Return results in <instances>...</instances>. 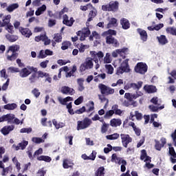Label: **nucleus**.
<instances>
[{"label":"nucleus","instance_id":"f8f14e48","mask_svg":"<svg viewBox=\"0 0 176 176\" xmlns=\"http://www.w3.org/2000/svg\"><path fill=\"white\" fill-rule=\"evenodd\" d=\"M28 145V141L27 140H23L22 142L19 143L17 146L16 144L12 145V148H14L16 151H24L25 148H27V146Z\"/></svg>","mask_w":176,"mask_h":176},{"label":"nucleus","instance_id":"4c0bfd02","mask_svg":"<svg viewBox=\"0 0 176 176\" xmlns=\"http://www.w3.org/2000/svg\"><path fill=\"white\" fill-rule=\"evenodd\" d=\"M18 8H19V3H13L10 5L6 10H8V12L11 13V12H13V10H15V9H17Z\"/></svg>","mask_w":176,"mask_h":176},{"label":"nucleus","instance_id":"7c9ffc66","mask_svg":"<svg viewBox=\"0 0 176 176\" xmlns=\"http://www.w3.org/2000/svg\"><path fill=\"white\" fill-rule=\"evenodd\" d=\"M37 160L46 162L47 163H50L52 162V157L47 155H41L37 158Z\"/></svg>","mask_w":176,"mask_h":176},{"label":"nucleus","instance_id":"9d476101","mask_svg":"<svg viewBox=\"0 0 176 176\" xmlns=\"http://www.w3.org/2000/svg\"><path fill=\"white\" fill-rule=\"evenodd\" d=\"M74 23H75V19H74L73 17H71L70 19H69L68 15H63V23L65 24V25H67V27H72V25H74Z\"/></svg>","mask_w":176,"mask_h":176},{"label":"nucleus","instance_id":"a19ab883","mask_svg":"<svg viewBox=\"0 0 176 176\" xmlns=\"http://www.w3.org/2000/svg\"><path fill=\"white\" fill-rule=\"evenodd\" d=\"M96 16H97V13H96V12H94V10H91L88 15L89 16L87 19L88 23H89L90 21H93V19H94Z\"/></svg>","mask_w":176,"mask_h":176},{"label":"nucleus","instance_id":"052dcab7","mask_svg":"<svg viewBox=\"0 0 176 176\" xmlns=\"http://www.w3.org/2000/svg\"><path fill=\"white\" fill-rule=\"evenodd\" d=\"M90 34H91V32H90V29L89 28H86L85 31L82 32V36H85V38H87L90 36Z\"/></svg>","mask_w":176,"mask_h":176},{"label":"nucleus","instance_id":"de8ad7c7","mask_svg":"<svg viewBox=\"0 0 176 176\" xmlns=\"http://www.w3.org/2000/svg\"><path fill=\"white\" fill-rule=\"evenodd\" d=\"M74 72H76V67H73L72 71L66 74V78H71V76H74Z\"/></svg>","mask_w":176,"mask_h":176},{"label":"nucleus","instance_id":"6ab92c4d","mask_svg":"<svg viewBox=\"0 0 176 176\" xmlns=\"http://www.w3.org/2000/svg\"><path fill=\"white\" fill-rule=\"evenodd\" d=\"M157 39L160 45H162V46H164V45H167V43H168V40H167L165 35L162 34L160 36H157Z\"/></svg>","mask_w":176,"mask_h":176},{"label":"nucleus","instance_id":"ea45409f","mask_svg":"<svg viewBox=\"0 0 176 176\" xmlns=\"http://www.w3.org/2000/svg\"><path fill=\"white\" fill-rule=\"evenodd\" d=\"M109 129V124L104 123L102 124L100 131L102 134H105L107 131H108V129Z\"/></svg>","mask_w":176,"mask_h":176},{"label":"nucleus","instance_id":"cd10ccee","mask_svg":"<svg viewBox=\"0 0 176 176\" xmlns=\"http://www.w3.org/2000/svg\"><path fill=\"white\" fill-rule=\"evenodd\" d=\"M93 58H87L85 62L81 65V67H93Z\"/></svg>","mask_w":176,"mask_h":176},{"label":"nucleus","instance_id":"0e129e2a","mask_svg":"<svg viewBox=\"0 0 176 176\" xmlns=\"http://www.w3.org/2000/svg\"><path fill=\"white\" fill-rule=\"evenodd\" d=\"M68 63H71V61L63 59L58 60V64H59V65H65V64H68Z\"/></svg>","mask_w":176,"mask_h":176},{"label":"nucleus","instance_id":"393cba45","mask_svg":"<svg viewBox=\"0 0 176 176\" xmlns=\"http://www.w3.org/2000/svg\"><path fill=\"white\" fill-rule=\"evenodd\" d=\"M95 176H105V168L104 166L99 167L95 172Z\"/></svg>","mask_w":176,"mask_h":176},{"label":"nucleus","instance_id":"603ef678","mask_svg":"<svg viewBox=\"0 0 176 176\" xmlns=\"http://www.w3.org/2000/svg\"><path fill=\"white\" fill-rule=\"evenodd\" d=\"M20 133H27L28 134H30V133H32V128H23L21 129Z\"/></svg>","mask_w":176,"mask_h":176},{"label":"nucleus","instance_id":"473e14b6","mask_svg":"<svg viewBox=\"0 0 176 176\" xmlns=\"http://www.w3.org/2000/svg\"><path fill=\"white\" fill-rule=\"evenodd\" d=\"M46 10V5L43 4L42 6L38 8L35 12L36 16H41L43 12Z\"/></svg>","mask_w":176,"mask_h":176},{"label":"nucleus","instance_id":"4d7b16f0","mask_svg":"<svg viewBox=\"0 0 176 176\" xmlns=\"http://www.w3.org/2000/svg\"><path fill=\"white\" fill-rule=\"evenodd\" d=\"M83 102V96H80L74 101L75 105H80Z\"/></svg>","mask_w":176,"mask_h":176},{"label":"nucleus","instance_id":"2f4dec72","mask_svg":"<svg viewBox=\"0 0 176 176\" xmlns=\"http://www.w3.org/2000/svg\"><path fill=\"white\" fill-rule=\"evenodd\" d=\"M6 39H8L9 41V42H16V41H17V39H19V36H16V35H12V34H7L6 35Z\"/></svg>","mask_w":176,"mask_h":176},{"label":"nucleus","instance_id":"79ce46f5","mask_svg":"<svg viewBox=\"0 0 176 176\" xmlns=\"http://www.w3.org/2000/svg\"><path fill=\"white\" fill-rule=\"evenodd\" d=\"M69 164H72V166H74V163L69 162V160H68V159L63 160V168H69Z\"/></svg>","mask_w":176,"mask_h":176},{"label":"nucleus","instance_id":"774afa93","mask_svg":"<svg viewBox=\"0 0 176 176\" xmlns=\"http://www.w3.org/2000/svg\"><path fill=\"white\" fill-rule=\"evenodd\" d=\"M111 151H112V145H111V144H107V147H105L104 148V152L105 153H109V152H111Z\"/></svg>","mask_w":176,"mask_h":176},{"label":"nucleus","instance_id":"0eeeda50","mask_svg":"<svg viewBox=\"0 0 176 176\" xmlns=\"http://www.w3.org/2000/svg\"><path fill=\"white\" fill-rule=\"evenodd\" d=\"M120 137L124 148H127L130 142H133V138L129 134L121 133Z\"/></svg>","mask_w":176,"mask_h":176},{"label":"nucleus","instance_id":"2eb2a0df","mask_svg":"<svg viewBox=\"0 0 176 176\" xmlns=\"http://www.w3.org/2000/svg\"><path fill=\"white\" fill-rule=\"evenodd\" d=\"M137 31L143 42H146V41H148V33L146 32V31L140 28L137 29Z\"/></svg>","mask_w":176,"mask_h":176},{"label":"nucleus","instance_id":"8fccbe9b","mask_svg":"<svg viewBox=\"0 0 176 176\" xmlns=\"http://www.w3.org/2000/svg\"><path fill=\"white\" fill-rule=\"evenodd\" d=\"M166 32L168 34H171V35H175L176 36V29L174 28H166Z\"/></svg>","mask_w":176,"mask_h":176},{"label":"nucleus","instance_id":"680f3d73","mask_svg":"<svg viewBox=\"0 0 176 176\" xmlns=\"http://www.w3.org/2000/svg\"><path fill=\"white\" fill-rule=\"evenodd\" d=\"M90 34H91V32H90V29L89 28H86L85 31L82 32V36H85V38H87L90 36Z\"/></svg>","mask_w":176,"mask_h":176},{"label":"nucleus","instance_id":"7ed1b4c3","mask_svg":"<svg viewBox=\"0 0 176 176\" xmlns=\"http://www.w3.org/2000/svg\"><path fill=\"white\" fill-rule=\"evenodd\" d=\"M91 123H93L91 120L86 117L83 119V120L77 122V130H85V129L90 127Z\"/></svg>","mask_w":176,"mask_h":176},{"label":"nucleus","instance_id":"6e6d98bb","mask_svg":"<svg viewBox=\"0 0 176 176\" xmlns=\"http://www.w3.org/2000/svg\"><path fill=\"white\" fill-rule=\"evenodd\" d=\"M126 166H127V162L126 160H122L121 171L124 173L126 171Z\"/></svg>","mask_w":176,"mask_h":176},{"label":"nucleus","instance_id":"a211bd4d","mask_svg":"<svg viewBox=\"0 0 176 176\" xmlns=\"http://www.w3.org/2000/svg\"><path fill=\"white\" fill-rule=\"evenodd\" d=\"M120 24L122 25L123 30H129V28H130V21H129L127 19H121Z\"/></svg>","mask_w":176,"mask_h":176},{"label":"nucleus","instance_id":"e2e57ef3","mask_svg":"<svg viewBox=\"0 0 176 176\" xmlns=\"http://www.w3.org/2000/svg\"><path fill=\"white\" fill-rule=\"evenodd\" d=\"M45 174H46V171L42 168L38 170L36 176H45Z\"/></svg>","mask_w":176,"mask_h":176},{"label":"nucleus","instance_id":"39448f33","mask_svg":"<svg viewBox=\"0 0 176 176\" xmlns=\"http://www.w3.org/2000/svg\"><path fill=\"white\" fill-rule=\"evenodd\" d=\"M91 56L94 58V61L95 64H96V67H100V63H98L99 61H102V58H104V53L101 51H99L98 52H92Z\"/></svg>","mask_w":176,"mask_h":176},{"label":"nucleus","instance_id":"ddd939ff","mask_svg":"<svg viewBox=\"0 0 176 176\" xmlns=\"http://www.w3.org/2000/svg\"><path fill=\"white\" fill-rule=\"evenodd\" d=\"M14 118L16 116L13 113H8L6 115L2 116L3 122H8V123H12L13 120H14Z\"/></svg>","mask_w":176,"mask_h":176},{"label":"nucleus","instance_id":"423d86ee","mask_svg":"<svg viewBox=\"0 0 176 176\" xmlns=\"http://www.w3.org/2000/svg\"><path fill=\"white\" fill-rule=\"evenodd\" d=\"M89 104H91V106H89L87 109H86V107L83 106L79 109H77L75 111V113H76L77 115H82V113H84V112H87V113H89V112L94 111V102L90 101Z\"/></svg>","mask_w":176,"mask_h":176},{"label":"nucleus","instance_id":"5701e85b","mask_svg":"<svg viewBox=\"0 0 176 176\" xmlns=\"http://www.w3.org/2000/svg\"><path fill=\"white\" fill-rule=\"evenodd\" d=\"M12 130L13 128H12V126H5L1 129V132L3 135H8V134H9V133H10V131H12Z\"/></svg>","mask_w":176,"mask_h":176},{"label":"nucleus","instance_id":"1a4fd4ad","mask_svg":"<svg viewBox=\"0 0 176 176\" xmlns=\"http://www.w3.org/2000/svg\"><path fill=\"white\" fill-rule=\"evenodd\" d=\"M106 43H107V45H113V46H115L116 47H118L119 45L118 40L111 35H109L106 37Z\"/></svg>","mask_w":176,"mask_h":176},{"label":"nucleus","instance_id":"3c124183","mask_svg":"<svg viewBox=\"0 0 176 176\" xmlns=\"http://www.w3.org/2000/svg\"><path fill=\"white\" fill-rule=\"evenodd\" d=\"M168 152L171 157H174V159H176V153H175V150L174 149V147H169Z\"/></svg>","mask_w":176,"mask_h":176},{"label":"nucleus","instance_id":"49530a36","mask_svg":"<svg viewBox=\"0 0 176 176\" xmlns=\"http://www.w3.org/2000/svg\"><path fill=\"white\" fill-rule=\"evenodd\" d=\"M13 26L12 25V23H8L6 25V30L9 32V34H14V30H13Z\"/></svg>","mask_w":176,"mask_h":176},{"label":"nucleus","instance_id":"c756f323","mask_svg":"<svg viewBox=\"0 0 176 176\" xmlns=\"http://www.w3.org/2000/svg\"><path fill=\"white\" fill-rule=\"evenodd\" d=\"M85 80L83 78H78L77 80V83L78 85V91H83L85 90V86H83V83Z\"/></svg>","mask_w":176,"mask_h":176},{"label":"nucleus","instance_id":"20e7f679","mask_svg":"<svg viewBox=\"0 0 176 176\" xmlns=\"http://www.w3.org/2000/svg\"><path fill=\"white\" fill-rule=\"evenodd\" d=\"M98 87L102 96H110L111 94H113L115 93L114 89L111 88L104 84H100Z\"/></svg>","mask_w":176,"mask_h":176},{"label":"nucleus","instance_id":"5fc2aeb1","mask_svg":"<svg viewBox=\"0 0 176 176\" xmlns=\"http://www.w3.org/2000/svg\"><path fill=\"white\" fill-rule=\"evenodd\" d=\"M57 23V21H56L55 19H49L48 21V27H54V25Z\"/></svg>","mask_w":176,"mask_h":176},{"label":"nucleus","instance_id":"bf43d9fd","mask_svg":"<svg viewBox=\"0 0 176 176\" xmlns=\"http://www.w3.org/2000/svg\"><path fill=\"white\" fill-rule=\"evenodd\" d=\"M148 156V154L146 153V150L143 149L142 150V153L140 155V159L142 160H145V158Z\"/></svg>","mask_w":176,"mask_h":176},{"label":"nucleus","instance_id":"6e6552de","mask_svg":"<svg viewBox=\"0 0 176 176\" xmlns=\"http://www.w3.org/2000/svg\"><path fill=\"white\" fill-rule=\"evenodd\" d=\"M144 94H142V92L141 91H136V94H130V93H125L124 94V98H126V100H128V101H133V100H137V98H138V97H142V96H143Z\"/></svg>","mask_w":176,"mask_h":176},{"label":"nucleus","instance_id":"e433bc0d","mask_svg":"<svg viewBox=\"0 0 176 176\" xmlns=\"http://www.w3.org/2000/svg\"><path fill=\"white\" fill-rule=\"evenodd\" d=\"M71 42L70 41H63L62 43V46H61V49L62 50H67L69 47H71Z\"/></svg>","mask_w":176,"mask_h":176},{"label":"nucleus","instance_id":"338daca9","mask_svg":"<svg viewBox=\"0 0 176 176\" xmlns=\"http://www.w3.org/2000/svg\"><path fill=\"white\" fill-rule=\"evenodd\" d=\"M38 76H37V78H44L46 77V76H49V74L47 73H45V72H43L41 71H39L38 72Z\"/></svg>","mask_w":176,"mask_h":176},{"label":"nucleus","instance_id":"58836bf2","mask_svg":"<svg viewBox=\"0 0 176 176\" xmlns=\"http://www.w3.org/2000/svg\"><path fill=\"white\" fill-rule=\"evenodd\" d=\"M120 137V135L119 133H113L112 135H108L106 136L107 140H118Z\"/></svg>","mask_w":176,"mask_h":176},{"label":"nucleus","instance_id":"f03ea898","mask_svg":"<svg viewBox=\"0 0 176 176\" xmlns=\"http://www.w3.org/2000/svg\"><path fill=\"white\" fill-rule=\"evenodd\" d=\"M103 12H118L119 10V1H110L107 5L102 6Z\"/></svg>","mask_w":176,"mask_h":176},{"label":"nucleus","instance_id":"b1692460","mask_svg":"<svg viewBox=\"0 0 176 176\" xmlns=\"http://www.w3.org/2000/svg\"><path fill=\"white\" fill-rule=\"evenodd\" d=\"M116 25H118V19L116 18H111L107 25V28H112V27H116Z\"/></svg>","mask_w":176,"mask_h":176},{"label":"nucleus","instance_id":"37998d69","mask_svg":"<svg viewBox=\"0 0 176 176\" xmlns=\"http://www.w3.org/2000/svg\"><path fill=\"white\" fill-rule=\"evenodd\" d=\"M38 77L36 75V73H33L32 76L29 78L30 83H35L36 80H38Z\"/></svg>","mask_w":176,"mask_h":176},{"label":"nucleus","instance_id":"4be33fe9","mask_svg":"<svg viewBox=\"0 0 176 176\" xmlns=\"http://www.w3.org/2000/svg\"><path fill=\"white\" fill-rule=\"evenodd\" d=\"M148 71V67H135V72L137 74L144 75Z\"/></svg>","mask_w":176,"mask_h":176},{"label":"nucleus","instance_id":"dca6fc26","mask_svg":"<svg viewBox=\"0 0 176 176\" xmlns=\"http://www.w3.org/2000/svg\"><path fill=\"white\" fill-rule=\"evenodd\" d=\"M122 160H123L122 157H118L116 153H113L111 155L112 163H116V164H119V166H120V164H122Z\"/></svg>","mask_w":176,"mask_h":176},{"label":"nucleus","instance_id":"a18cd8bd","mask_svg":"<svg viewBox=\"0 0 176 176\" xmlns=\"http://www.w3.org/2000/svg\"><path fill=\"white\" fill-rule=\"evenodd\" d=\"M114 113L115 112L113 111L109 110L105 113L104 118V119H109V118H111V116H113Z\"/></svg>","mask_w":176,"mask_h":176},{"label":"nucleus","instance_id":"69168bd1","mask_svg":"<svg viewBox=\"0 0 176 176\" xmlns=\"http://www.w3.org/2000/svg\"><path fill=\"white\" fill-rule=\"evenodd\" d=\"M162 148H163V145L160 144V142L159 141L155 142V149H157V151H162Z\"/></svg>","mask_w":176,"mask_h":176},{"label":"nucleus","instance_id":"864d4df0","mask_svg":"<svg viewBox=\"0 0 176 176\" xmlns=\"http://www.w3.org/2000/svg\"><path fill=\"white\" fill-rule=\"evenodd\" d=\"M32 94L34 96V97H36V98H38V97H39V96H41V93L39 92V89L34 88L32 91Z\"/></svg>","mask_w":176,"mask_h":176},{"label":"nucleus","instance_id":"412c9836","mask_svg":"<svg viewBox=\"0 0 176 176\" xmlns=\"http://www.w3.org/2000/svg\"><path fill=\"white\" fill-rule=\"evenodd\" d=\"M121 124H122V120L119 118H113L110 121V126H111V127H118Z\"/></svg>","mask_w":176,"mask_h":176},{"label":"nucleus","instance_id":"9b49d317","mask_svg":"<svg viewBox=\"0 0 176 176\" xmlns=\"http://www.w3.org/2000/svg\"><path fill=\"white\" fill-rule=\"evenodd\" d=\"M19 32H21V34L23 35V36H25V38H30V36H32V32L31 31V30H30V28L19 27Z\"/></svg>","mask_w":176,"mask_h":176},{"label":"nucleus","instance_id":"f704fd0d","mask_svg":"<svg viewBox=\"0 0 176 176\" xmlns=\"http://www.w3.org/2000/svg\"><path fill=\"white\" fill-rule=\"evenodd\" d=\"M54 40L56 43H60L63 41V35L60 33L54 34Z\"/></svg>","mask_w":176,"mask_h":176},{"label":"nucleus","instance_id":"4468645a","mask_svg":"<svg viewBox=\"0 0 176 176\" xmlns=\"http://www.w3.org/2000/svg\"><path fill=\"white\" fill-rule=\"evenodd\" d=\"M60 91L63 93V94H69L70 96H74L75 89L70 88L69 87L64 86L62 87Z\"/></svg>","mask_w":176,"mask_h":176},{"label":"nucleus","instance_id":"f257e3e1","mask_svg":"<svg viewBox=\"0 0 176 176\" xmlns=\"http://www.w3.org/2000/svg\"><path fill=\"white\" fill-rule=\"evenodd\" d=\"M20 50V45H12L8 47V50L6 52V56L8 61H14L19 57V52Z\"/></svg>","mask_w":176,"mask_h":176},{"label":"nucleus","instance_id":"13d9d810","mask_svg":"<svg viewBox=\"0 0 176 176\" xmlns=\"http://www.w3.org/2000/svg\"><path fill=\"white\" fill-rule=\"evenodd\" d=\"M135 116L138 120H142V113L138 111H135Z\"/></svg>","mask_w":176,"mask_h":176},{"label":"nucleus","instance_id":"bb28decb","mask_svg":"<svg viewBox=\"0 0 176 176\" xmlns=\"http://www.w3.org/2000/svg\"><path fill=\"white\" fill-rule=\"evenodd\" d=\"M117 52L121 57H123L124 58H126V54H127V52H129V48L127 47H124L122 49H118Z\"/></svg>","mask_w":176,"mask_h":176},{"label":"nucleus","instance_id":"72a5a7b5","mask_svg":"<svg viewBox=\"0 0 176 176\" xmlns=\"http://www.w3.org/2000/svg\"><path fill=\"white\" fill-rule=\"evenodd\" d=\"M131 86L133 90H140L142 87V81L138 82V84L131 82Z\"/></svg>","mask_w":176,"mask_h":176},{"label":"nucleus","instance_id":"c9c22d12","mask_svg":"<svg viewBox=\"0 0 176 176\" xmlns=\"http://www.w3.org/2000/svg\"><path fill=\"white\" fill-rule=\"evenodd\" d=\"M145 90L147 91L148 94H152V93H156L157 91V89H156V87L153 85H149L148 86Z\"/></svg>","mask_w":176,"mask_h":176},{"label":"nucleus","instance_id":"a878e982","mask_svg":"<svg viewBox=\"0 0 176 176\" xmlns=\"http://www.w3.org/2000/svg\"><path fill=\"white\" fill-rule=\"evenodd\" d=\"M30 74H31V72L28 70V69H27L26 67H24L20 72V76L21 78H27V76H28V75H30Z\"/></svg>","mask_w":176,"mask_h":176},{"label":"nucleus","instance_id":"aec40b11","mask_svg":"<svg viewBox=\"0 0 176 176\" xmlns=\"http://www.w3.org/2000/svg\"><path fill=\"white\" fill-rule=\"evenodd\" d=\"M111 63H112V57L109 53H107L104 59L100 60V64H111Z\"/></svg>","mask_w":176,"mask_h":176},{"label":"nucleus","instance_id":"c03bdc74","mask_svg":"<svg viewBox=\"0 0 176 176\" xmlns=\"http://www.w3.org/2000/svg\"><path fill=\"white\" fill-rule=\"evenodd\" d=\"M32 142H34V144H42V142H45L43 139L36 137L32 138Z\"/></svg>","mask_w":176,"mask_h":176},{"label":"nucleus","instance_id":"c85d7f7f","mask_svg":"<svg viewBox=\"0 0 176 176\" xmlns=\"http://www.w3.org/2000/svg\"><path fill=\"white\" fill-rule=\"evenodd\" d=\"M4 109H7V111H13L17 108V104L16 103L7 104L3 107Z\"/></svg>","mask_w":176,"mask_h":176},{"label":"nucleus","instance_id":"f3484780","mask_svg":"<svg viewBox=\"0 0 176 176\" xmlns=\"http://www.w3.org/2000/svg\"><path fill=\"white\" fill-rule=\"evenodd\" d=\"M131 69L130 67H120L117 69L116 75H122V74H124V72H130Z\"/></svg>","mask_w":176,"mask_h":176},{"label":"nucleus","instance_id":"09e8293b","mask_svg":"<svg viewBox=\"0 0 176 176\" xmlns=\"http://www.w3.org/2000/svg\"><path fill=\"white\" fill-rule=\"evenodd\" d=\"M98 98L99 100H100V102H105V101H107L105 105H108V102H109V100L107 98H105L104 95H98Z\"/></svg>","mask_w":176,"mask_h":176}]
</instances>
